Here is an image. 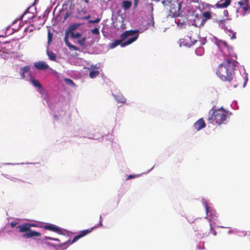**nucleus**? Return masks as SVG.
Wrapping results in <instances>:
<instances>
[{"label":"nucleus","mask_w":250,"mask_h":250,"mask_svg":"<svg viewBox=\"0 0 250 250\" xmlns=\"http://www.w3.org/2000/svg\"><path fill=\"white\" fill-rule=\"evenodd\" d=\"M237 62L231 58L227 60L219 65L216 71V75L220 80L224 82H231L235 76V69Z\"/></svg>","instance_id":"1"},{"label":"nucleus","mask_w":250,"mask_h":250,"mask_svg":"<svg viewBox=\"0 0 250 250\" xmlns=\"http://www.w3.org/2000/svg\"><path fill=\"white\" fill-rule=\"evenodd\" d=\"M37 225L31 223H24L21 225H19L17 228L19 229V232H24L25 234L22 237L25 238H29L34 236H40L41 233L39 232L33 230L31 229V227H37Z\"/></svg>","instance_id":"2"},{"label":"nucleus","mask_w":250,"mask_h":250,"mask_svg":"<svg viewBox=\"0 0 250 250\" xmlns=\"http://www.w3.org/2000/svg\"><path fill=\"white\" fill-rule=\"evenodd\" d=\"M228 115V112L222 108H220L213 111L208 120L210 121H215L217 124L220 125L226 120Z\"/></svg>","instance_id":"3"},{"label":"nucleus","mask_w":250,"mask_h":250,"mask_svg":"<svg viewBox=\"0 0 250 250\" xmlns=\"http://www.w3.org/2000/svg\"><path fill=\"white\" fill-rule=\"evenodd\" d=\"M139 35H137L129 38L128 40L124 42H123L125 40L120 38V40H115L111 43H110V47L111 48H113L120 44L122 47H125L127 45L131 44L132 42L136 41Z\"/></svg>","instance_id":"4"},{"label":"nucleus","mask_w":250,"mask_h":250,"mask_svg":"<svg viewBox=\"0 0 250 250\" xmlns=\"http://www.w3.org/2000/svg\"><path fill=\"white\" fill-rule=\"evenodd\" d=\"M98 226H102V218H101V216L100 217V222L98 225L95 226V227H94L93 228H90L89 229L82 230L78 235H77V236H76L74 237L73 239L72 240L71 242L70 243V244H73V243L75 242L78 240H79L80 238H81L85 236L86 235L88 234V233H90L93 230V229H94L98 228Z\"/></svg>","instance_id":"5"},{"label":"nucleus","mask_w":250,"mask_h":250,"mask_svg":"<svg viewBox=\"0 0 250 250\" xmlns=\"http://www.w3.org/2000/svg\"><path fill=\"white\" fill-rule=\"evenodd\" d=\"M180 9L181 5L178 2L170 3V12L173 15L174 17H178V16H179V11Z\"/></svg>","instance_id":"6"},{"label":"nucleus","mask_w":250,"mask_h":250,"mask_svg":"<svg viewBox=\"0 0 250 250\" xmlns=\"http://www.w3.org/2000/svg\"><path fill=\"white\" fill-rule=\"evenodd\" d=\"M249 0H238L237 3L240 8L247 13L250 12V5L249 4Z\"/></svg>","instance_id":"7"},{"label":"nucleus","mask_w":250,"mask_h":250,"mask_svg":"<svg viewBox=\"0 0 250 250\" xmlns=\"http://www.w3.org/2000/svg\"><path fill=\"white\" fill-rule=\"evenodd\" d=\"M139 31L138 30H127L123 32L120 36V38L125 41L127 39V38L129 36H133L135 34L136 35H138V33Z\"/></svg>","instance_id":"8"},{"label":"nucleus","mask_w":250,"mask_h":250,"mask_svg":"<svg viewBox=\"0 0 250 250\" xmlns=\"http://www.w3.org/2000/svg\"><path fill=\"white\" fill-rule=\"evenodd\" d=\"M43 228L47 230L55 232L59 234H62V230L58 227L53 224L45 225Z\"/></svg>","instance_id":"9"},{"label":"nucleus","mask_w":250,"mask_h":250,"mask_svg":"<svg viewBox=\"0 0 250 250\" xmlns=\"http://www.w3.org/2000/svg\"><path fill=\"white\" fill-rule=\"evenodd\" d=\"M34 66L38 70H45L49 68V65L45 62L43 61L35 62Z\"/></svg>","instance_id":"10"},{"label":"nucleus","mask_w":250,"mask_h":250,"mask_svg":"<svg viewBox=\"0 0 250 250\" xmlns=\"http://www.w3.org/2000/svg\"><path fill=\"white\" fill-rule=\"evenodd\" d=\"M206 126V124L203 119L200 118L194 124V128L199 131Z\"/></svg>","instance_id":"11"},{"label":"nucleus","mask_w":250,"mask_h":250,"mask_svg":"<svg viewBox=\"0 0 250 250\" xmlns=\"http://www.w3.org/2000/svg\"><path fill=\"white\" fill-rule=\"evenodd\" d=\"M231 2V0H221L216 4L217 8H226L228 6Z\"/></svg>","instance_id":"12"},{"label":"nucleus","mask_w":250,"mask_h":250,"mask_svg":"<svg viewBox=\"0 0 250 250\" xmlns=\"http://www.w3.org/2000/svg\"><path fill=\"white\" fill-rule=\"evenodd\" d=\"M30 69V67L28 65L21 67L20 69L21 76L22 79L25 78V73L29 72Z\"/></svg>","instance_id":"13"},{"label":"nucleus","mask_w":250,"mask_h":250,"mask_svg":"<svg viewBox=\"0 0 250 250\" xmlns=\"http://www.w3.org/2000/svg\"><path fill=\"white\" fill-rule=\"evenodd\" d=\"M131 5L132 3L130 1L124 0L122 2V6L124 10H126L131 7Z\"/></svg>","instance_id":"14"},{"label":"nucleus","mask_w":250,"mask_h":250,"mask_svg":"<svg viewBox=\"0 0 250 250\" xmlns=\"http://www.w3.org/2000/svg\"><path fill=\"white\" fill-rule=\"evenodd\" d=\"M64 41L65 42V44L69 47V48L70 49H72L73 50H76V51H78L79 50L78 47L71 44L69 42L68 39H64Z\"/></svg>","instance_id":"15"},{"label":"nucleus","mask_w":250,"mask_h":250,"mask_svg":"<svg viewBox=\"0 0 250 250\" xmlns=\"http://www.w3.org/2000/svg\"><path fill=\"white\" fill-rule=\"evenodd\" d=\"M64 41L65 42V44L69 47V48L70 49H72L73 50H76V51H78L79 50L78 47L71 44L69 42L68 39H64Z\"/></svg>","instance_id":"16"},{"label":"nucleus","mask_w":250,"mask_h":250,"mask_svg":"<svg viewBox=\"0 0 250 250\" xmlns=\"http://www.w3.org/2000/svg\"><path fill=\"white\" fill-rule=\"evenodd\" d=\"M46 53L50 60L53 61H56V55L53 51L47 50Z\"/></svg>","instance_id":"17"},{"label":"nucleus","mask_w":250,"mask_h":250,"mask_svg":"<svg viewBox=\"0 0 250 250\" xmlns=\"http://www.w3.org/2000/svg\"><path fill=\"white\" fill-rule=\"evenodd\" d=\"M100 74V72L98 70H92L89 73V77L92 78H95L98 76Z\"/></svg>","instance_id":"18"},{"label":"nucleus","mask_w":250,"mask_h":250,"mask_svg":"<svg viewBox=\"0 0 250 250\" xmlns=\"http://www.w3.org/2000/svg\"><path fill=\"white\" fill-rule=\"evenodd\" d=\"M203 16L204 19L202 20V21L205 22L206 21L209 20L211 18V15L209 12H205L203 14Z\"/></svg>","instance_id":"19"},{"label":"nucleus","mask_w":250,"mask_h":250,"mask_svg":"<svg viewBox=\"0 0 250 250\" xmlns=\"http://www.w3.org/2000/svg\"><path fill=\"white\" fill-rule=\"evenodd\" d=\"M196 54L198 56H201L204 53V49L203 47H199L195 50Z\"/></svg>","instance_id":"20"},{"label":"nucleus","mask_w":250,"mask_h":250,"mask_svg":"<svg viewBox=\"0 0 250 250\" xmlns=\"http://www.w3.org/2000/svg\"><path fill=\"white\" fill-rule=\"evenodd\" d=\"M32 84L36 87L39 88H42V85L38 81L34 79H31Z\"/></svg>","instance_id":"21"},{"label":"nucleus","mask_w":250,"mask_h":250,"mask_svg":"<svg viewBox=\"0 0 250 250\" xmlns=\"http://www.w3.org/2000/svg\"><path fill=\"white\" fill-rule=\"evenodd\" d=\"M71 37L73 39H77L80 38L82 36V34L77 32L76 33L71 32L70 34Z\"/></svg>","instance_id":"22"},{"label":"nucleus","mask_w":250,"mask_h":250,"mask_svg":"<svg viewBox=\"0 0 250 250\" xmlns=\"http://www.w3.org/2000/svg\"><path fill=\"white\" fill-rule=\"evenodd\" d=\"M64 82L67 83L68 85H72V86H75V84L73 81L69 78H65L64 79Z\"/></svg>","instance_id":"23"},{"label":"nucleus","mask_w":250,"mask_h":250,"mask_svg":"<svg viewBox=\"0 0 250 250\" xmlns=\"http://www.w3.org/2000/svg\"><path fill=\"white\" fill-rule=\"evenodd\" d=\"M77 27L78 26L75 24H71L69 26V28L67 29H66V30L70 31V33H71V32L75 30L77 28Z\"/></svg>","instance_id":"24"},{"label":"nucleus","mask_w":250,"mask_h":250,"mask_svg":"<svg viewBox=\"0 0 250 250\" xmlns=\"http://www.w3.org/2000/svg\"><path fill=\"white\" fill-rule=\"evenodd\" d=\"M86 37H84L82 38L81 39H80L78 41V43L81 45V46H84L85 44V42L86 41Z\"/></svg>","instance_id":"25"},{"label":"nucleus","mask_w":250,"mask_h":250,"mask_svg":"<svg viewBox=\"0 0 250 250\" xmlns=\"http://www.w3.org/2000/svg\"><path fill=\"white\" fill-rule=\"evenodd\" d=\"M47 37H48V43L49 44L52 40L53 34L51 33L50 31H48L47 33Z\"/></svg>","instance_id":"26"},{"label":"nucleus","mask_w":250,"mask_h":250,"mask_svg":"<svg viewBox=\"0 0 250 250\" xmlns=\"http://www.w3.org/2000/svg\"><path fill=\"white\" fill-rule=\"evenodd\" d=\"M91 32H92V33L95 34V35H99V34H100L99 29L97 27H95L94 29H93L91 30Z\"/></svg>","instance_id":"27"},{"label":"nucleus","mask_w":250,"mask_h":250,"mask_svg":"<svg viewBox=\"0 0 250 250\" xmlns=\"http://www.w3.org/2000/svg\"><path fill=\"white\" fill-rule=\"evenodd\" d=\"M44 239L45 240H54V241H60L59 239H58L57 238H54L51 237H48V236H45L44 237Z\"/></svg>","instance_id":"28"},{"label":"nucleus","mask_w":250,"mask_h":250,"mask_svg":"<svg viewBox=\"0 0 250 250\" xmlns=\"http://www.w3.org/2000/svg\"><path fill=\"white\" fill-rule=\"evenodd\" d=\"M100 21V19L97 18L95 20H90L89 21V23H99Z\"/></svg>","instance_id":"29"},{"label":"nucleus","mask_w":250,"mask_h":250,"mask_svg":"<svg viewBox=\"0 0 250 250\" xmlns=\"http://www.w3.org/2000/svg\"><path fill=\"white\" fill-rule=\"evenodd\" d=\"M205 208H206V212H207V214L208 216H209L208 213H209V208L208 207V204L207 203H206L205 204Z\"/></svg>","instance_id":"30"},{"label":"nucleus","mask_w":250,"mask_h":250,"mask_svg":"<svg viewBox=\"0 0 250 250\" xmlns=\"http://www.w3.org/2000/svg\"><path fill=\"white\" fill-rule=\"evenodd\" d=\"M69 34H70V31H68V30H66L65 32V37H64V39H68V35H69Z\"/></svg>","instance_id":"31"},{"label":"nucleus","mask_w":250,"mask_h":250,"mask_svg":"<svg viewBox=\"0 0 250 250\" xmlns=\"http://www.w3.org/2000/svg\"><path fill=\"white\" fill-rule=\"evenodd\" d=\"M138 175H129L127 178H126L127 180L128 179H132V178H134L135 177H136L137 176H138Z\"/></svg>","instance_id":"32"},{"label":"nucleus","mask_w":250,"mask_h":250,"mask_svg":"<svg viewBox=\"0 0 250 250\" xmlns=\"http://www.w3.org/2000/svg\"><path fill=\"white\" fill-rule=\"evenodd\" d=\"M17 224H18V223H17L16 222H11L10 223V226H11V228L15 227Z\"/></svg>","instance_id":"33"},{"label":"nucleus","mask_w":250,"mask_h":250,"mask_svg":"<svg viewBox=\"0 0 250 250\" xmlns=\"http://www.w3.org/2000/svg\"><path fill=\"white\" fill-rule=\"evenodd\" d=\"M217 22L219 24H222L224 25L225 23V21L224 20H219V21H218Z\"/></svg>","instance_id":"34"},{"label":"nucleus","mask_w":250,"mask_h":250,"mask_svg":"<svg viewBox=\"0 0 250 250\" xmlns=\"http://www.w3.org/2000/svg\"><path fill=\"white\" fill-rule=\"evenodd\" d=\"M134 0V6L137 7V5L140 0Z\"/></svg>","instance_id":"35"},{"label":"nucleus","mask_w":250,"mask_h":250,"mask_svg":"<svg viewBox=\"0 0 250 250\" xmlns=\"http://www.w3.org/2000/svg\"><path fill=\"white\" fill-rule=\"evenodd\" d=\"M223 13H224V16H225L226 17H227L229 14V12H228V10H225L224 11Z\"/></svg>","instance_id":"36"},{"label":"nucleus","mask_w":250,"mask_h":250,"mask_svg":"<svg viewBox=\"0 0 250 250\" xmlns=\"http://www.w3.org/2000/svg\"><path fill=\"white\" fill-rule=\"evenodd\" d=\"M28 11V9H27V10H26V11H25L23 13V14H22V15H21V19H22V17L24 16V15H25V14L27 13Z\"/></svg>","instance_id":"37"},{"label":"nucleus","mask_w":250,"mask_h":250,"mask_svg":"<svg viewBox=\"0 0 250 250\" xmlns=\"http://www.w3.org/2000/svg\"><path fill=\"white\" fill-rule=\"evenodd\" d=\"M195 42H196V40H194V41H193L191 43L189 44L188 46L190 47L191 45H192L193 44H194L195 43Z\"/></svg>","instance_id":"38"},{"label":"nucleus","mask_w":250,"mask_h":250,"mask_svg":"<svg viewBox=\"0 0 250 250\" xmlns=\"http://www.w3.org/2000/svg\"><path fill=\"white\" fill-rule=\"evenodd\" d=\"M247 81H248V78H247V77H246V80H245V82H244V84H243V87H245V86L246 84V83H247Z\"/></svg>","instance_id":"39"},{"label":"nucleus","mask_w":250,"mask_h":250,"mask_svg":"<svg viewBox=\"0 0 250 250\" xmlns=\"http://www.w3.org/2000/svg\"><path fill=\"white\" fill-rule=\"evenodd\" d=\"M236 38V35L235 33H234L232 36L231 37V39H235Z\"/></svg>","instance_id":"40"},{"label":"nucleus","mask_w":250,"mask_h":250,"mask_svg":"<svg viewBox=\"0 0 250 250\" xmlns=\"http://www.w3.org/2000/svg\"><path fill=\"white\" fill-rule=\"evenodd\" d=\"M69 242V241H68L67 242L64 243H63V244H60V245H59L58 246H62L63 245H64V244H66L67 243H68V242Z\"/></svg>","instance_id":"41"},{"label":"nucleus","mask_w":250,"mask_h":250,"mask_svg":"<svg viewBox=\"0 0 250 250\" xmlns=\"http://www.w3.org/2000/svg\"><path fill=\"white\" fill-rule=\"evenodd\" d=\"M83 1H84L86 3H89V0H82Z\"/></svg>","instance_id":"42"},{"label":"nucleus","mask_w":250,"mask_h":250,"mask_svg":"<svg viewBox=\"0 0 250 250\" xmlns=\"http://www.w3.org/2000/svg\"><path fill=\"white\" fill-rule=\"evenodd\" d=\"M222 43L223 44H224V45H225V46H226L227 45V43L225 42H224V41L222 42Z\"/></svg>","instance_id":"43"},{"label":"nucleus","mask_w":250,"mask_h":250,"mask_svg":"<svg viewBox=\"0 0 250 250\" xmlns=\"http://www.w3.org/2000/svg\"><path fill=\"white\" fill-rule=\"evenodd\" d=\"M248 236H249V240H250V232L249 233Z\"/></svg>","instance_id":"44"},{"label":"nucleus","mask_w":250,"mask_h":250,"mask_svg":"<svg viewBox=\"0 0 250 250\" xmlns=\"http://www.w3.org/2000/svg\"><path fill=\"white\" fill-rule=\"evenodd\" d=\"M90 18V15H88L85 17V19H88Z\"/></svg>","instance_id":"45"},{"label":"nucleus","mask_w":250,"mask_h":250,"mask_svg":"<svg viewBox=\"0 0 250 250\" xmlns=\"http://www.w3.org/2000/svg\"><path fill=\"white\" fill-rule=\"evenodd\" d=\"M240 84L239 83H238L237 85H234L233 86L234 87H236L237 85H240Z\"/></svg>","instance_id":"46"},{"label":"nucleus","mask_w":250,"mask_h":250,"mask_svg":"<svg viewBox=\"0 0 250 250\" xmlns=\"http://www.w3.org/2000/svg\"><path fill=\"white\" fill-rule=\"evenodd\" d=\"M213 234L215 235L216 234V232L215 230H213Z\"/></svg>","instance_id":"47"},{"label":"nucleus","mask_w":250,"mask_h":250,"mask_svg":"<svg viewBox=\"0 0 250 250\" xmlns=\"http://www.w3.org/2000/svg\"><path fill=\"white\" fill-rule=\"evenodd\" d=\"M121 102V103H125V101H122Z\"/></svg>","instance_id":"48"},{"label":"nucleus","mask_w":250,"mask_h":250,"mask_svg":"<svg viewBox=\"0 0 250 250\" xmlns=\"http://www.w3.org/2000/svg\"><path fill=\"white\" fill-rule=\"evenodd\" d=\"M55 118H57V116L56 115H55Z\"/></svg>","instance_id":"49"},{"label":"nucleus","mask_w":250,"mask_h":250,"mask_svg":"<svg viewBox=\"0 0 250 250\" xmlns=\"http://www.w3.org/2000/svg\"><path fill=\"white\" fill-rule=\"evenodd\" d=\"M55 118H57V116L56 115H55Z\"/></svg>","instance_id":"50"},{"label":"nucleus","mask_w":250,"mask_h":250,"mask_svg":"<svg viewBox=\"0 0 250 250\" xmlns=\"http://www.w3.org/2000/svg\"><path fill=\"white\" fill-rule=\"evenodd\" d=\"M190 38L189 37H188V38L186 39V40H188V39H189Z\"/></svg>","instance_id":"51"}]
</instances>
